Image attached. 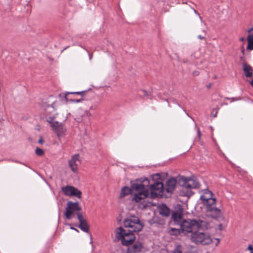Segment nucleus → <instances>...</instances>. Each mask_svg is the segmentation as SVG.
<instances>
[{
  "label": "nucleus",
  "mask_w": 253,
  "mask_h": 253,
  "mask_svg": "<svg viewBox=\"0 0 253 253\" xmlns=\"http://www.w3.org/2000/svg\"><path fill=\"white\" fill-rule=\"evenodd\" d=\"M182 233L184 235L192 233L195 231L205 230L208 228L209 223L202 220H183L179 224Z\"/></svg>",
  "instance_id": "f03ea898"
},
{
  "label": "nucleus",
  "mask_w": 253,
  "mask_h": 253,
  "mask_svg": "<svg viewBox=\"0 0 253 253\" xmlns=\"http://www.w3.org/2000/svg\"><path fill=\"white\" fill-rule=\"evenodd\" d=\"M192 9V10H193V11L194 12V13L197 15H198L199 16V18L200 19V20H201V21L202 22V17L199 15V14L198 13V12L193 7L191 8Z\"/></svg>",
  "instance_id": "2f4dec72"
},
{
  "label": "nucleus",
  "mask_w": 253,
  "mask_h": 253,
  "mask_svg": "<svg viewBox=\"0 0 253 253\" xmlns=\"http://www.w3.org/2000/svg\"><path fill=\"white\" fill-rule=\"evenodd\" d=\"M172 253H182V247L180 245H177L173 250Z\"/></svg>",
  "instance_id": "393cba45"
},
{
  "label": "nucleus",
  "mask_w": 253,
  "mask_h": 253,
  "mask_svg": "<svg viewBox=\"0 0 253 253\" xmlns=\"http://www.w3.org/2000/svg\"><path fill=\"white\" fill-rule=\"evenodd\" d=\"M217 110H216V109H213L212 110V115H213V117L214 118L216 117V116H217Z\"/></svg>",
  "instance_id": "7c9ffc66"
},
{
  "label": "nucleus",
  "mask_w": 253,
  "mask_h": 253,
  "mask_svg": "<svg viewBox=\"0 0 253 253\" xmlns=\"http://www.w3.org/2000/svg\"><path fill=\"white\" fill-rule=\"evenodd\" d=\"M89 60H91L92 57V54H89Z\"/></svg>",
  "instance_id": "a18cd8bd"
},
{
  "label": "nucleus",
  "mask_w": 253,
  "mask_h": 253,
  "mask_svg": "<svg viewBox=\"0 0 253 253\" xmlns=\"http://www.w3.org/2000/svg\"><path fill=\"white\" fill-rule=\"evenodd\" d=\"M70 229H72V230H75L77 232H79V231L77 229H76V228H74V227H73L72 226H71Z\"/></svg>",
  "instance_id": "e433bc0d"
},
{
  "label": "nucleus",
  "mask_w": 253,
  "mask_h": 253,
  "mask_svg": "<svg viewBox=\"0 0 253 253\" xmlns=\"http://www.w3.org/2000/svg\"><path fill=\"white\" fill-rule=\"evenodd\" d=\"M131 188H129L127 186L123 187L121 190L119 198H122L129 194H130L131 193Z\"/></svg>",
  "instance_id": "aec40b11"
},
{
  "label": "nucleus",
  "mask_w": 253,
  "mask_h": 253,
  "mask_svg": "<svg viewBox=\"0 0 253 253\" xmlns=\"http://www.w3.org/2000/svg\"><path fill=\"white\" fill-rule=\"evenodd\" d=\"M179 182L187 191L192 189L198 188L200 186L199 183L196 179L184 176L180 177Z\"/></svg>",
  "instance_id": "423d86ee"
},
{
  "label": "nucleus",
  "mask_w": 253,
  "mask_h": 253,
  "mask_svg": "<svg viewBox=\"0 0 253 253\" xmlns=\"http://www.w3.org/2000/svg\"><path fill=\"white\" fill-rule=\"evenodd\" d=\"M151 197L155 198L158 196H162L165 191L164 185L161 182H155L150 186Z\"/></svg>",
  "instance_id": "0eeeda50"
},
{
  "label": "nucleus",
  "mask_w": 253,
  "mask_h": 253,
  "mask_svg": "<svg viewBox=\"0 0 253 253\" xmlns=\"http://www.w3.org/2000/svg\"><path fill=\"white\" fill-rule=\"evenodd\" d=\"M191 240L196 244H201L203 245H208L211 243V237L207 234L195 231L191 234Z\"/></svg>",
  "instance_id": "39448f33"
},
{
  "label": "nucleus",
  "mask_w": 253,
  "mask_h": 253,
  "mask_svg": "<svg viewBox=\"0 0 253 253\" xmlns=\"http://www.w3.org/2000/svg\"><path fill=\"white\" fill-rule=\"evenodd\" d=\"M193 56H194V55H193V54H192V55H191V57H192Z\"/></svg>",
  "instance_id": "5fc2aeb1"
},
{
  "label": "nucleus",
  "mask_w": 253,
  "mask_h": 253,
  "mask_svg": "<svg viewBox=\"0 0 253 253\" xmlns=\"http://www.w3.org/2000/svg\"><path fill=\"white\" fill-rule=\"evenodd\" d=\"M240 41L241 42H243L245 41V38L244 37H242L240 39Z\"/></svg>",
  "instance_id": "37998d69"
},
{
  "label": "nucleus",
  "mask_w": 253,
  "mask_h": 253,
  "mask_svg": "<svg viewBox=\"0 0 253 253\" xmlns=\"http://www.w3.org/2000/svg\"><path fill=\"white\" fill-rule=\"evenodd\" d=\"M67 225H69V226H71V224H70V223H68L67 224Z\"/></svg>",
  "instance_id": "864d4df0"
},
{
  "label": "nucleus",
  "mask_w": 253,
  "mask_h": 253,
  "mask_svg": "<svg viewBox=\"0 0 253 253\" xmlns=\"http://www.w3.org/2000/svg\"><path fill=\"white\" fill-rule=\"evenodd\" d=\"M250 84L253 87V79L252 80V81L250 82Z\"/></svg>",
  "instance_id": "c03bdc74"
},
{
  "label": "nucleus",
  "mask_w": 253,
  "mask_h": 253,
  "mask_svg": "<svg viewBox=\"0 0 253 253\" xmlns=\"http://www.w3.org/2000/svg\"><path fill=\"white\" fill-rule=\"evenodd\" d=\"M35 153L37 156H42L44 154L43 150L39 147H37L36 149Z\"/></svg>",
  "instance_id": "a878e982"
},
{
  "label": "nucleus",
  "mask_w": 253,
  "mask_h": 253,
  "mask_svg": "<svg viewBox=\"0 0 253 253\" xmlns=\"http://www.w3.org/2000/svg\"><path fill=\"white\" fill-rule=\"evenodd\" d=\"M149 183L150 182L148 179L145 177L137 179L136 182L131 184V189L138 192L134 194L132 198L133 201L139 203L141 200L148 197L149 193L148 186Z\"/></svg>",
  "instance_id": "f257e3e1"
},
{
  "label": "nucleus",
  "mask_w": 253,
  "mask_h": 253,
  "mask_svg": "<svg viewBox=\"0 0 253 253\" xmlns=\"http://www.w3.org/2000/svg\"><path fill=\"white\" fill-rule=\"evenodd\" d=\"M183 62L184 63H188V61H185L184 60H183Z\"/></svg>",
  "instance_id": "3c124183"
},
{
  "label": "nucleus",
  "mask_w": 253,
  "mask_h": 253,
  "mask_svg": "<svg viewBox=\"0 0 253 253\" xmlns=\"http://www.w3.org/2000/svg\"><path fill=\"white\" fill-rule=\"evenodd\" d=\"M242 67L246 77L249 78L253 77V68L251 65L246 62H243Z\"/></svg>",
  "instance_id": "4468645a"
},
{
  "label": "nucleus",
  "mask_w": 253,
  "mask_h": 253,
  "mask_svg": "<svg viewBox=\"0 0 253 253\" xmlns=\"http://www.w3.org/2000/svg\"><path fill=\"white\" fill-rule=\"evenodd\" d=\"M251 253H253V251H252V252H251Z\"/></svg>",
  "instance_id": "6e6d98bb"
},
{
  "label": "nucleus",
  "mask_w": 253,
  "mask_h": 253,
  "mask_svg": "<svg viewBox=\"0 0 253 253\" xmlns=\"http://www.w3.org/2000/svg\"><path fill=\"white\" fill-rule=\"evenodd\" d=\"M169 233L170 235L177 236L180 235L182 232L181 228L179 229L174 228H171L169 230Z\"/></svg>",
  "instance_id": "b1692460"
},
{
  "label": "nucleus",
  "mask_w": 253,
  "mask_h": 253,
  "mask_svg": "<svg viewBox=\"0 0 253 253\" xmlns=\"http://www.w3.org/2000/svg\"><path fill=\"white\" fill-rule=\"evenodd\" d=\"M197 136H198V139H199V140L200 141L201 139V135H202V134H201V132L200 131V129L198 128H197Z\"/></svg>",
  "instance_id": "c756f323"
},
{
  "label": "nucleus",
  "mask_w": 253,
  "mask_h": 253,
  "mask_svg": "<svg viewBox=\"0 0 253 253\" xmlns=\"http://www.w3.org/2000/svg\"><path fill=\"white\" fill-rule=\"evenodd\" d=\"M158 209L160 215L168 217L170 215V209L165 204H162L158 207Z\"/></svg>",
  "instance_id": "f3484780"
},
{
  "label": "nucleus",
  "mask_w": 253,
  "mask_h": 253,
  "mask_svg": "<svg viewBox=\"0 0 253 253\" xmlns=\"http://www.w3.org/2000/svg\"><path fill=\"white\" fill-rule=\"evenodd\" d=\"M240 58H241V59L242 60H243L244 57H243V56H241V57H240Z\"/></svg>",
  "instance_id": "09e8293b"
},
{
  "label": "nucleus",
  "mask_w": 253,
  "mask_h": 253,
  "mask_svg": "<svg viewBox=\"0 0 253 253\" xmlns=\"http://www.w3.org/2000/svg\"><path fill=\"white\" fill-rule=\"evenodd\" d=\"M241 51H242V52L243 53V56H244V52H245V49H244L243 46H242V47Z\"/></svg>",
  "instance_id": "58836bf2"
},
{
  "label": "nucleus",
  "mask_w": 253,
  "mask_h": 253,
  "mask_svg": "<svg viewBox=\"0 0 253 253\" xmlns=\"http://www.w3.org/2000/svg\"><path fill=\"white\" fill-rule=\"evenodd\" d=\"M86 91H77V92H66L65 93H64V97L65 98V100L67 102L68 101V98L67 95L69 94H77V95H80L82 96V97H83Z\"/></svg>",
  "instance_id": "5701e85b"
},
{
  "label": "nucleus",
  "mask_w": 253,
  "mask_h": 253,
  "mask_svg": "<svg viewBox=\"0 0 253 253\" xmlns=\"http://www.w3.org/2000/svg\"><path fill=\"white\" fill-rule=\"evenodd\" d=\"M39 143L40 144H42L43 142V140L42 138H40V139L39 140Z\"/></svg>",
  "instance_id": "c9c22d12"
},
{
  "label": "nucleus",
  "mask_w": 253,
  "mask_h": 253,
  "mask_svg": "<svg viewBox=\"0 0 253 253\" xmlns=\"http://www.w3.org/2000/svg\"><path fill=\"white\" fill-rule=\"evenodd\" d=\"M77 216L80 223L78 227L83 231L88 233L89 226L87 223L86 220L84 219L83 215L80 212L77 213Z\"/></svg>",
  "instance_id": "f8f14e48"
},
{
  "label": "nucleus",
  "mask_w": 253,
  "mask_h": 253,
  "mask_svg": "<svg viewBox=\"0 0 253 253\" xmlns=\"http://www.w3.org/2000/svg\"><path fill=\"white\" fill-rule=\"evenodd\" d=\"M182 3H183V4H187V2L183 1V2H182Z\"/></svg>",
  "instance_id": "8fccbe9b"
},
{
  "label": "nucleus",
  "mask_w": 253,
  "mask_h": 253,
  "mask_svg": "<svg viewBox=\"0 0 253 253\" xmlns=\"http://www.w3.org/2000/svg\"><path fill=\"white\" fill-rule=\"evenodd\" d=\"M248 250H250L251 252L253 251V247H252V245H250L248 246Z\"/></svg>",
  "instance_id": "f704fd0d"
},
{
  "label": "nucleus",
  "mask_w": 253,
  "mask_h": 253,
  "mask_svg": "<svg viewBox=\"0 0 253 253\" xmlns=\"http://www.w3.org/2000/svg\"><path fill=\"white\" fill-rule=\"evenodd\" d=\"M64 93H62L60 94L59 95V96L60 98L63 97V98L65 99V98H64V94H63Z\"/></svg>",
  "instance_id": "ea45409f"
},
{
  "label": "nucleus",
  "mask_w": 253,
  "mask_h": 253,
  "mask_svg": "<svg viewBox=\"0 0 253 253\" xmlns=\"http://www.w3.org/2000/svg\"><path fill=\"white\" fill-rule=\"evenodd\" d=\"M216 199L215 198H211L209 200H207V203L203 202V204L206 206V209H209V208L212 207L214 206L215 204Z\"/></svg>",
  "instance_id": "4be33fe9"
},
{
  "label": "nucleus",
  "mask_w": 253,
  "mask_h": 253,
  "mask_svg": "<svg viewBox=\"0 0 253 253\" xmlns=\"http://www.w3.org/2000/svg\"><path fill=\"white\" fill-rule=\"evenodd\" d=\"M211 86V83L207 85V87L208 88H210Z\"/></svg>",
  "instance_id": "a19ab883"
},
{
  "label": "nucleus",
  "mask_w": 253,
  "mask_h": 253,
  "mask_svg": "<svg viewBox=\"0 0 253 253\" xmlns=\"http://www.w3.org/2000/svg\"><path fill=\"white\" fill-rule=\"evenodd\" d=\"M177 184V180L174 178H169L166 182L165 187H164L165 190L168 193H171L175 188Z\"/></svg>",
  "instance_id": "ddd939ff"
},
{
  "label": "nucleus",
  "mask_w": 253,
  "mask_h": 253,
  "mask_svg": "<svg viewBox=\"0 0 253 253\" xmlns=\"http://www.w3.org/2000/svg\"><path fill=\"white\" fill-rule=\"evenodd\" d=\"M81 209L78 202L74 203L69 201L67 203V207L65 209V216L66 218L70 219L72 218V215L74 212L80 211Z\"/></svg>",
  "instance_id": "6e6552de"
},
{
  "label": "nucleus",
  "mask_w": 253,
  "mask_h": 253,
  "mask_svg": "<svg viewBox=\"0 0 253 253\" xmlns=\"http://www.w3.org/2000/svg\"><path fill=\"white\" fill-rule=\"evenodd\" d=\"M51 128L58 137L64 135L66 131V129L63 124L57 121L52 124Z\"/></svg>",
  "instance_id": "9d476101"
},
{
  "label": "nucleus",
  "mask_w": 253,
  "mask_h": 253,
  "mask_svg": "<svg viewBox=\"0 0 253 253\" xmlns=\"http://www.w3.org/2000/svg\"><path fill=\"white\" fill-rule=\"evenodd\" d=\"M124 225L125 227L129 228L128 232L130 233L139 232L143 227L139 218L135 216L126 219L124 221Z\"/></svg>",
  "instance_id": "7ed1b4c3"
},
{
  "label": "nucleus",
  "mask_w": 253,
  "mask_h": 253,
  "mask_svg": "<svg viewBox=\"0 0 253 253\" xmlns=\"http://www.w3.org/2000/svg\"><path fill=\"white\" fill-rule=\"evenodd\" d=\"M129 237H130V234L128 236L126 237V240H129Z\"/></svg>",
  "instance_id": "49530a36"
},
{
  "label": "nucleus",
  "mask_w": 253,
  "mask_h": 253,
  "mask_svg": "<svg viewBox=\"0 0 253 253\" xmlns=\"http://www.w3.org/2000/svg\"><path fill=\"white\" fill-rule=\"evenodd\" d=\"M116 237L121 239L123 245L128 246L133 243L135 237L132 233L127 232L122 227H120L116 229Z\"/></svg>",
  "instance_id": "20e7f679"
},
{
  "label": "nucleus",
  "mask_w": 253,
  "mask_h": 253,
  "mask_svg": "<svg viewBox=\"0 0 253 253\" xmlns=\"http://www.w3.org/2000/svg\"><path fill=\"white\" fill-rule=\"evenodd\" d=\"M55 119V117H49L46 119V121L50 124L51 127L52 124H54L55 122H53Z\"/></svg>",
  "instance_id": "bb28decb"
},
{
  "label": "nucleus",
  "mask_w": 253,
  "mask_h": 253,
  "mask_svg": "<svg viewBox=\"0 0 253 253\" xmlns=\"http://www.w3.org/2000/svg\"><path fill=\"white\" fill-rule=\"evenodd\" d=\"M194 76H197L200 74V72L198 71H195L192 73Z\"/></svg>",
  "instance_id": "473e14b6"
},
{
  "label": "nucleus",
  "mask_w": 253,
  "mask_h": 253,
  "mask_svg": "<svg viewBox=\"0 0 253 253\" xmlns=\"http://www.w3.org/2000/svg\"><path fill=\"white\" fill-rule=\"evenodd\" d=\"M172 101L173 103H177L178 105V106H180V105L178 103H177V101L175 99H173L172 100Z\"/></svg>",
  "instance_id": "79ce46f5"
},
{
  "label": "nucleus",
  "mask_w": 253,
  "mask_h": 253,
  "mask_svg": "<svg viewBox=\"0 0 253 253\" xmlns=\"http://www.w3.org/2000/svg\"><path fill=\"white\" fill-rule=\"evenodd\" d=\"M206 211L212 218H216L220 216V210L219 209L215 208L214 206L206 209Z\"/></svg>",
  "instance_id": "a211bd4d"
},
{
  "label": "nucleus",
  "mask_w": 253,
  "mask_h": 253,
  "mask_svg": "<svg viewBox=\"0 0 253 253\" xmlns=\"http://www.w3.org/2000/svg\"><path fill=\"white\" fill-rule=\"evenodd\" d=\"M142 91L143 92L144 95L145 96H148V95H149V94H148V92H147L146 90H142Z\"/></svg>",
  "instance_id": "72a5a7b5"
},
{
  "label": "nucleus",
  "mask_w": 253,
  "mask_h": 253,
  "mask_svg": "<svg viewBox=\"0 0 253 253\" xmlns=\"http://www.w3.org/2000/svg\"><path fill=\"white\" fill-rule=\"evenodd\" d=\"M218 228L220 230H222L223 229L222 224L220 223L218 225Z\"/></svg>",
  "instance_id": "4c0bfd02"
},
{
  "label": "nucleus",
  "mask_w": 253,
  "mask_h": 253,
  "mask_svg": "<svg viewBox=\"0 0 253 253\" xmlns=\"http://www.w3.org/2000/svg\"><path fill=\"white\" fill-rule=\"evenodd\" d=\"M229 99H231V101H233L234 99L233 98H229Z\"/></svg>",
  "instance_id": "de8ad7c7"
},
{
  "label": "nucleus",
  "mask_w": 253,
  "mask_h": 253,
  "mask_svg": "<svg viewBox=\"0 0 253 253\" xmlns=\"http://www.w3.org/2000/svg\"><path fill=\"white\" fill-rule=\"evenodd\" d=\"M206 31L205 30L203 31V35H199L198 36V39L200 40H203L205 39V36L206 35Z\"/></svg>",
  "instance_id": "c85d7f7f"
},
{
  "label": "nucleus",
  "mask_w": 253,
  "mask_h": 253,
  "mask_svg": "<svg viewBox=\"0 0 253 253\" xmlns=\"http://www.w3.org/2000/svg\"><path fill=\"white\" fill-rule=\"evenodd\" d=\"M142 248V243L140 242H136L131 246L128 247L127 252L128 253H138Z\"/></svg>",
  "instance_id": "2eb2a0df"
},
{
  "label": "nucleus",
  "mask_w": 253,
  "mask_h": 253,
  "mask_svg": "<svg viewBox=\"0 0 253 253\" xmlns=\"http://www.w3.org/2000/svg\"><path fill=\"white\" fill-rule=\"evenodd\" d=\"M248 45L247 48L249 50L253 49V35L249 34L247 37Z\"/></svg>",
  "instance_id": "412c9836"
},
{
  "label": "nucleus",
  "mask_w": 253,
  "mask_h": 253,
  "mask_svg": "<svg viewBox=\"0 0 253 253\" xmlns=\"http://www.w3.org/2000/svg\"><path fill=\"white\" fill-rule=\"evenodd\" d=\"M80 163L79 155L75 154L72 156L71 159L69 161V166L73 172L77 173L78 171V166Z\"/></svg>",
  "instance_id": "9b49d317"
},
{
  "label": "nucleus",
  "mask_w": 253,
  "mask_h": 253,
  "mask_svg": "<svg viewBox=\"0 0 253 253\" xmlns=\"http://www.w3.org/2000/svg\"><path fill=\"white\" fill-rule=\"evenodd\" d=\"M62 191L66 196H74L78 198H81L82 192L77 188L72 186H66L62 187Z\"/></svg>",
  "instance_id": "1a4fd4ad"
},
{
  "label": "nucleus",
  "mask_w": 253,
  "mask_h": 253,
  "mask_svg": "<svg viewBox=\"0 0 253 253\" xmlns=\"http://www.w3.org/2000/svg\"><path fill=\"white\" fill-rule=\"evenodd\" d=\"M212 193L209 189H205L202 191V194L201 195L200 199L202 202H205L207 203V200H209L212 197Z\"/></svg>",
  "instance_id": "6ab92c4d"
},
{
  "label": "nucleus",
  "mask_w": 253,
  "mask_h": 253,
  "mask_svg": "<svg viewBox=\"0 0 253 253\" xmlns=\"http://www.w3.org/2000/svg\"><path fill=\"white\" fill-rule=\"evenodd\" d=\"M84 100V99L83 98L79 99H68V101H70L72 102H75V103H79L80 102H82Z\"/></svg>",
  "instance_id": "cd10ccee"
},
{
  "label": "nucleus",
  "mask_w": 253,
  "mask_h": 253,
  "mask_svg": "<svg viewBox=\"0 0 253 253\" xmlns=\"http://www.w3.org/2000/svg\"><path fill=\"white\" fill-rule=\"evenodd\" d=\"M182 209H180L172 214V218L177 224H180L182 220Z\"/></svg>",
  "instance_id": "dca6fc26"
},
{
  "label": "nucleus",
  "mask_w": 253,
  "mask_h": 253,
  "mask_svg": "<svg viewBox=\"0 0 253 253\" xmlns=\"http://www.w3.org/2000/svg\"><path fill=\"white\" fill-rule=\"evenodd\" d=\"M216 78H217V77H216V76L215 75V76H214V77H213V79H216Z\"/></svg>",
  "instance_id": "603ef678"
}]
</instances>
